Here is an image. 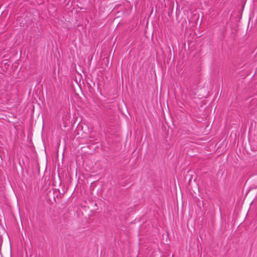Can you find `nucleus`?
Wrapping results in <instances>:
<instances>
[{
    "instance_id": "1",
    "label": "nucleus",
    "mask_w": 257,
    "mask_h": 257,
    "mask_svg": "<svg viewBox=\"0 0 257 257\" xmlns=\"http://www.w3.org/2000/svg\"><path fill=\"white\" fill-rule=\"evenodd\" d=\"M251 145L254 146L255 149L257 150V135L254 137L252 141L251 142Z\"/></svg>"
}]
</instances>
